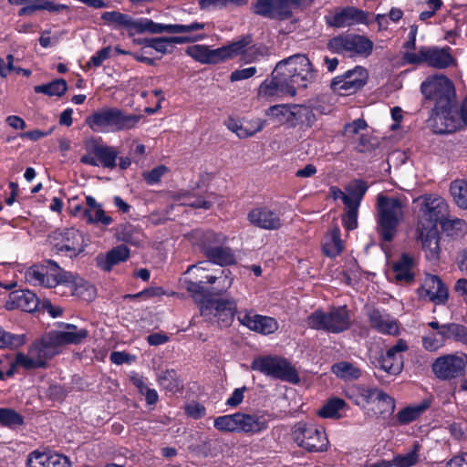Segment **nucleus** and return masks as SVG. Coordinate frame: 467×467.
I'll return each instance as SVG.
<instances>
[{
	"mask_svg": "<svg viewBox=\"0 0 467 467\" xmlns=\"http://www.w3.org/2000/svg\"><path fill=\"white\" fill-rule=\"evenodd\" d=\"M408 349L407 342L404 339H399L398 342L389 348L385 354L376 357L372 360L375 368L389 374L398 375L403 368L402 352Z\"/></svg>",
	"mask_w": 467,
	"mask_h": 467,
	"instance_id": "obj_19",
	"label": "nucleus"
},
{
	"mask_svg": "<svg viewBox=\"0 0 467 467\" xmlns=\"http://www.w3.org/2000/svg\"><path fill=\"white\" fill-rule=\"evenodd\" d=\"M279 95L296 96L295 89L283 79L275 67L271 80H265L259 87L258 97L272 98Z\"/></svg>",
	"mask_w": 467,
	"mask_h": 467,
	"instance_id": "obj_27",
	"label": "nucleus"
},
{
	"mask_svg": "<svg viewBox=\"0 0 467 467\" xmlns=\"http://www.w3.org/2000/svg\"><path fill=\"white\" fill-rule=\"evenodd\" d=\"M214 428L223 432H238L237 412L214 419Z\"/></svg>",
	"mask_w": 467,
	"mask_h": 467,
	"instance_id": "obj_49",
	"label": "nucleus"
},
{
	"mask_svg": "<svg viewBox=\"0 0 467 467\" xmlns=\"http://www.w3.org/2000/svg\"><path fill=\"white\" fill-rule=\"evenodd\" d=\"M53 251L63 253L69 257H75L84 251V239L79 231L74 228H66L55 231L49 235Z\"/></svg>",
	"mask_w": 467,
	"mask_h": 467,
	"instance_id": "obj_16",
	"label": "nucleus"
},
{
	"mask_svg": "<svg viewBox=\"0 0 467 467\" xmlns=\"http://www.w3.org/2000/svg\"><path fill=\"white\" fill-rule=\"evenodd\" d=\"M275 67L276 72L295 89L296 93L298 88H306L317 78V71L306 55L291 56L279 61Z\"/></svg>",
	"mask_w": 467,
	"mask_h": 467,
	"instance_id": "obj_4",
	"label": "nucleus"
},
{
	"mask_svg": "<svg viewBox=\"0 0 467 467\" xmlns=\"http://www.w3.org/2000/svg\"><path fill=\"white\" fill-rule=\"evenodd\" d=\"M359 206L348 204L342 216V223L347 230H354L358 227V214Z\"/></svg>",
	"mask_w": 467,
	"mask_h": 467,
	"instance_id": "obj_55",
	"label": "nucleus"
},
{
	"mask_svg": "<svg viewBox=\"0 0 467 467\" xmlns=\"http://www.w3.org/2000/svg\"><path fill=\"white\" fill-rule=\"evenodd\" d=\"M368 77V71L358 66L334 78L330 87L334 92L341 96H348L359 90L366 84Z\"/></svg>",
	"mask_w": 467,
	"mask_h": 467,
	"instance_id": "obj_17",
	"label": "nucleus"
},
{
	"mask_svg": "<svg viewBox=\"0 0 467 467\" xmlns=\"http://www.w3.org/2000/svg\"><path fill=\"white\" fill-rule=\"evenodd\" d=\"M420 90L426 99L435 102V112L431 119L433 132H452L453 127L446 123L455 97L452 82L445 76H434L421 83Z\"/></svg>",
	"mask_w": 467,
	"mask_h": 467,
	"instance_id": "obj_2",
	"label": "nucleus"
},
{
	"mask_svg": "<svg viewBox=\"0 0 467 467\" xmlns=\"http://www.w3.org/2000/svg\"><path fill=\"white\" fill-rule=\"evenodd\" d=\"M265 126V121H257L256 125L247 123L246 125L240 124L239 129L236 130V135L241 138H248L254 135L256 132L261 131Z\"/></svg>",
	"mask_w": 467,
	"mask_h": 467,
	"instance_id": "obj_57",
	"label": "nucleus"
},
{
	"mask_svg": "<svg viewBox=\"0 0 467 467\" xmlns=\"http://www.w3.org/2000/svg\"><path fill=\"white\" fill-rule=\"evenodd\" d=\"M296 444L307 451H324L327 449L328 441L322 428L312 423L297 422L292 431Z\"/></svg>",
	"mask_w": 467,
	"mask_h": 467,
	"instance_id": "obj_13",
	"label": "nucleus"
},
{
	"mask_svg": "<svg viewBox=\"0 0 467 467\" xmlns=\"http://www.w3.org/2000/svg\"><path fill=\"white\" fill-rule=\"evenodd\" d=\"M316 120V115L311 108L305 105L292 104L289 127L295 128L297 125H301L310 128L315 124Z\"/></svg>",
	"mask_w": 467,
	"mask_h": 467,
	"instance_id": "obj_34",
	"label": "nucleus"
},
{
	"mask_svg": "<svg viewBox=\"0 0 467 467\" xmlns=\"http://www.w3.org/2000/svg\"><path fill=\"white\" fill-rule=\"evenodd\" d=\"M27 467H71L67 457L50 451L35 450L26 459Z\"/></svg>",
	"mask_w": 467,
	"mask_h": 467,
	"instance_id": "obj_25",
	"label": "nucleus"
},
{
	"mask_svg": "<svg viewBox=\"0 0 467 467\" xmlns=\"http://www.w3.org/2000/svg\"><path fill=\"white\" fill-rule=\"evenodd\" d=\"M331 370L337 378L344 380L358 379L361 376L360 368L348 361H340L334 364Z\"/></svg>",
	"mask_w": 467,
	"mask_h": 467,
	"instance_id": "obj_42",
	"label": "nucleus"
},
{
	"mask_svg": "<svg viewBox=\"0 0 467 467\" xmlns=\"http://www.w3.org/2000/svg\"><path fill=\"white\" fill-rule=\"evenodd\" d=\"M413 266V258L408 254H402L400 258L392 266L396 281L405 284L412 283L414 281Z\"/></svg>",
	"mask_w": 467,
	"mask_h": 467,
	"instance_id": "obj_35",
	"label": "nucleus"
},
{
	"mask_svg": "<svg viewBox=\"0 0 467 467\" xmlns=\"http://www.w3.org/2000/svg\"><path fill=\"white\" fill-rule=\"evenodd\" d=\"M450 192L457 205L467 209V182L454 181L451 184Z\"/></svg>",
	"mask_w": 467,
	"mask_h": 467,
	"instance_id": "obj_48",
	"label": "nucleus"
},
{
	"mask_svg": "<svg viewBox=\"0 0 467 467\" xmlns=\"http://www.w3.org/2000/svg\"><path fill=\"white\" fill-rule=\"evenodd\" d=\"M229 270L222 271L220 276L206 275V281L183 280L184 288L192 295V298L202 306V302L212 300L209 296L222 295L232 285V279L228 278Z\"/></svg>",
	"mask_w": 467,
	"mask_h": 467,
	"instance_id": "obj_10",
	"label": "nucleus"
},
{
	"mask_svg": "<svg viewBox=\"0 0 467 467\" xmlns=\"http://www.w3.org/2000/svg\"><path fill=\"white\" fill-rule=\"evenodd\" d=\"M349 35H339L332 37L327 44L329 51L337 54H349Z\"/></svg>",
	"mask_w": 467,
	"mask_h": 467,
	"instance_id": "obj_53",
	"label": "nucleus"
},
{
	"mask_svg": "<svg viewBox=\"0 0 467 467\" xmlns=\"http://www.w3.org/2000/svg\"><path fill=\"white\" fill-rule=\"evenodd\" d=\"M238 432L258 433L267 429L264 416L237 412Z\"/></svg>",
	"mask_w": 467,
	"mask_h": 467,
	"instance_id": "obj_33",
	"label": "nucleus"
},
{
	"mask_svg": "<svg viewBox=\"0 0 467 467\" xmlns=\"http://www.w3.org/2000/svg\"><path fill=\"white\" fill-rule=\"evenodd\" d=\"M25 344L24 335H16L5 331L0 327V348H18Z\"/></svg>",
	"mask_w": 467,
	"mask_h": 467,
	"instance_id": "obj_54",
	"label": "nucleus"
},
{
	"mask_svg": "<svg viewBox=\"0 0 467 467\" xmlns=\"http://www.w3.org/2000/svg\"><path fill=\"white\" fill-rule=\"evenodd\" d=\"M294 0H256L253 12L258 16L275 20H287L292 17Z\"/></svg>",
	"mask_w": 467,
	"mask_h": 467,
	"instance_id": "obj_20",
	"label": "nucleus"
},
{
	"mask_svg": "<svg viewBox=\"0 0 467 467\" xmlns=\"http://www.w3.org/2000/svg\"><path fill=\"white\" fill-rule=\"evenodd\" d=\"M368 321L370 327L380 333L389 335L399 333L397 321L389 314L380 312L379 309L374 308L368 312Z\"/></svg>",
	"mask_w": 467,
	"mask_h": 467,
	"instance_id": "obj_32",
	"label": "nucleus"
},
{
	"mask_svg": "<svg viewBox=\"0 0 467 467\" xmlns=\"http://www.w3.org/2000/svg\"><path fill=\"white\" fill-rule=\"evenodd\" d=\"M343 251V243L340 239V230L334 227L330 230L329 241L323 244V252L329 257H336Z\"/></svg>",
	"mask_w": 467,
	"mask_h": 467,
	"instance_id": "obj_45",
	"label": "nucleus"
},
{
	"mask_svg": "<svg viewBox=\"0 0 467 467\" xmlns=\"http://www.w3.org/2000/svg\"><path fill=\"white\" fill-rule=\"evenodd\" d=\"M345 406L346 402L342 399H331L318 410V415L322 418L338 419L340 418L339 411Z\"/></svg>",
	"mask_w": 467,
	"mask_h": 467,
	"instance_id": "obj_47",
	"label": "nucleus"
},
{
	"mask_svg": "<svg viewBox=\"0 0 467 467\" xmlns=\"http://www.w3.org/2000/svg\"><path fill=\"white\" fill-rule=\"evenodd\" d=\"M219 50L221 61L242 56L243 60L245 62H252L258 55H262V53L259 52V48L253 45V36L250 34L242 36L240 39L227 46L220 47Z\"/></svg>",
	"mask_w": 467,
	"mask_h": 467,
	"instance_id": "obj_21",
	"label": "nucleus"
},
{
	"mask_svg": "<svg viewBox=\"0 0 467 467\" xmlns=\"http://www.w3.org/2000/svg\"><path fill=\"white\" fill-rule=\"evenodd\" d=\"M205 26L206 24L199 22H193L189 25H164L155 23L149 18L133 19L130 16L127 15L122 27L127 30L129 36H133L135 34L144 33H190L202 30L205 27Z\"/></svg>",
	"mask_w": 467,
	"mask_h": 467,
	"instance_id": "obj_8",
	"label": "nucleus"
},
{
	"mask_svg": "<svg viewBox=\"0 0 467 467\" xmlns=\"http://www.w3.org/2000/svg\"><path fill=\"white\" fill-rule=\"evenodd\" d=\"M67 331H54L50 332L51 343L55 345L63 346L68 344H79L88 336V331L86 328L78 329L77 326L67 324Z\"/></svg>",
	"mask_w": 467,
	"mask_h": 467,
	"instance_id": "obj_30",
	"label": "nucleus"
},
{
	"mask_svg": "<svg viewBox=\"0 0 467 467\" xmlns=\"http://www.w3.org/2000/svg\"><path fill=\"white\" fill-rule=\"evenodd\" d=\"M110 50V47H106L99 50L94 56L91 57L89 61L86 64V67L89 68L92 66H101L102 63L109 57Z\"/></svg>",
	"mask_w": 467,
	"mask_h": 467,
	"instance_id": "obj_60",
	"label": "nucleus"
},
{
	"mask_svg": "<svg viewBox=\"0 0 467 467\" xmlns=\"http://www.w3.org/2000/svg\"><path fill=\"white\" fill-rule=\"evenodd\" d=\"M420 297L428 298L436 304H444L449 296L448 288L441 278L434 275H427L423 285L418 289Z\"/></svg>",
	"mask_w": 467,
	"mask_h": 467,
	"instance_id": "obj_24",
	"label": "nucleus"
},
{
	"mask_svg": "<svg viewBox=\"0 0 467 467\" xmlns=\"http://www.w3.org/2000/svg\"><path fill=\"white\" fill-rule=\"evenodd\" d=\"M140 119V115L126 114L118 108H105L88 116L86 122L95 132H109L130 130Z\"/></svg>",
	"mask_w": 467,
	"mask_h": 467,
	"instance_id": "obj_5",
	"label": "nucleus"
},
{
	"mask_svg": "<svg viewBox=\"0 0 467 467\" xmlns=\"http://www.w3.org/2000/svg\"><path fill=\"white\" fill-rule=\"evenodd\" d=\"M185 53L202 64H217L221 61L220 50L210 49L203 45H193L186 48Z\"/></svg>",
	"mask_w": 467,
	"mask_h": 467,
	"instance_id": "obj_36",
	"label": "nucleus"
},
{
	"mask_svg": "<svg viewBox=\"0 0 467 467\" xmlns=\"http://www.w3.org/2000/svg\"><path fill=\"white\" fill-rule=\"evenodd\" d=\"M416 202L420 203L418 239L421 242L427 257L436 260L440 251L437 223L447 215V202L443 198L432 195L420 196Z\"/></svg>",
	"mask_w": 467,
	"mask_h": 467,
	"instance_id": "obj_1",
	"label": "nucleus"
},
{
	"mask_svg": "<svg viewBox=\"0 0 467 467\" xmlns=\"http://www.w3.org/2000/svg\"><path fill=\"white\" fill-rule=\"evenodd\" d=\"M368 14L353 6L337 10L333 15L326 16V23L332 27L341 28L358 24H367Z\"/></svg>",
	"mask_w": 467,
	"mask_h": 467,
	"instance_id": "obj_22",
	"label": "nucleus"
},
{
	"mask_svg": "<svg viewBox=\"0 0 467 467\" xmlns=\"http://www.w3.org/2000/svg\"><path fill=\"white\" fill-rule=\"evenodd\" d=\"M292 104L271 106L266 110V115L275 119L280 123H289Z\"/></svg>",
	"mask_w": 467,
	"mask_h": 467,
	"instance_id": "obj_52",
	"label": "nucleus"
},
{
	"mask_svg": "<svg viewBox=\"0 0 467 467\" xmlns=\"http://www.w3.org/2000/svg\"><path fill=\"white\" fill-rule=\"evenodd\" d=\"M237 306L235 301L231 299H212L202 302L200 306L201 316L207 321H214L220 327H229L234 317Z\"/></svg>",
	"mask_w": 467,
	"mask_h": 467,
	"instance_id": "obj_15",
	"label": "nucleus"
},
{
	"mask_svg": "<svg viewBox=\"0 0 467 467\" xmlns=\"http://www.w3.org/2000/svg\"><path fill=\"white\" fill-rule=\"evenodd\" d=\"M92 153L98 158L99 164L104 168L113 169L116 167V160L119 152L115 148L108 145L94 143Z\"/></svg>",
	"mask_w": 467,
	"mask_h": 467,
	"instance_id": "obj_37",
	"label": "nucleus"
},
{
	"mask_svg": "<svg viewBox=\"0 0 467 467\" xmlns=\"http://www.w3.org/2000/svg\"><path fill=\"white\" fill-rule=\"evenodd\" d=\"M444 228L454 231L451 234L462 235L467 231V223L464 220L455 218L445 223Z\"/></svg>",
	"mask_w": 467,
	"mask_h": 467,
	"instance_id": "obj_61",
	"label": "nucleus"
},
{
	"mask_svg": "<svg viewBox=\"0 0 467 467\" xmlns=\"http://www.w3.org/2000/svg\"><path fill=\"white\" fill-rule=\"evenodd\" d=\"M256 71H257V69L255 67H246V68H243V69H237L234 72H232V74L230 76V80L232 82H234V81H240V80L250 78L256 73Z\"/></svg>",
	"mask_w": 467,
	"mask_h": 467,
	"instance_id": "obj_62",
	"label": "nucleus"
},
{
	"mask_svg": "<svg viewBox=\"0 0 467 467\" xmlns=\"http://www.w3.org/2000/svg\"><path fill=\"white\" fill-rule=\"evenodd\" d=\"M431 400L430 399L423 400L416 406H409L399 411L397 420L400 424H408L417 420L427 409L431 407Z\"/></svg>",
	"mask_w": 467,
	"mask_h": 467,
	"instance_id": "obj_38",
	"label": "nucleus"
},
{
	"mask_svg": "<svg viewBox=\"0 0 467 467\" xmlns=\"http://www.w3.org/2000/svg\"><path fill=\"white\" fill-rule=\"evenodd\" d=\"M185 412L193 419H201L205 415V408L200 403H191L185 406Z\"/></svg>",
	"mask_w": 467,
	"mask_h": 467,
	"instance_id": "obj_63",
	"label": "nucleus"
},
{
	"mask_svg": "<svg viewBox=\"0 0 467 467\" xmlns=\"http://www.w3.org/2000/svg\"><path fill=\"white\" fill-rule=\"evenodd\" d=\"M50 333L45 338L40 341L34 342L29 350L28 354L18 353L16 357V365L21 366L26 369L42 368L46 365L47 359L53 358L56 353V348L57 347L55 343H51Z\"/></svg>",
	"mask_w": 467,
	"mask_h": 467,
	"instance_id": "obj_14",
	"label": "nucleus"
},
{
	"mask_svg": "<svg viewBox=\"0 0 467 467\" xmlns=\"http://www.w3.org/2000/svg\"><path fill=\"white\" fill-rule=\"evenodd\" d=\"M130 254V249L125 244H119L105 254H99L96 257V263L101 270L109 272L114 265L127 261Z\"/></svg>",
	"mask_w": 467,
	"mask_h": 467,
	"instance_id": "obj_31",
	"label": "nucleus"
},
{
	"mask_svg": "<svg viewBox=\"0 0 467 467\" xmlns=\"http://www.w3.org/2000/svg\"><path fill=\"white\" fill-rule=\"evenodd\" d=\"M404 60L409 64H426L431 67L444 69L456 65L450 47H421L417 53L406 52Z\"/></svg>",
	"mask_w": 467,
	"mask_h": 467,
	"instance_id": "obj_11",
	"label": "nucleus"
},
{
	"mask_svg": "<svg viewBox=\"0 0 467 467\" xmlns=\"http://www.w3.org/2000/svg\"><path fill=\"white\" fill-rule=\"evenodd\" d=\"M24 424V417L13 409L0 408V425L15 429Z\"/></svg>",
	"mask_w": 467,
	"mask_h": 467,
	"instance_id": "obj_46",
	"label": "nucleus"
},
{
	"mask_svg": "<svg viewBox=\"0 0 467 467\" xmlns=\"http://www.w3.org/2000/svg\"><path fill=\"white\" fill-rule=\"evenodd\" d=\"M247 220L252 225L265 230H278L283 225L280 216L266 206L253 208Z\"/></svg>",
	"mask_w": 467,
	"mask_h": 467,
	"instance_id": "obj_23",
	"label": "nucleus"
},
{
	"mask_svg": "<svg viewBox=\"0 0 467 467\" xmlns=\"http://www.w3.org/2000/svg\"><path fill=\"white\" fill-rule=\"evenodd\" d=\"M349 54L368 57L372 53L373 42L364 36L349 34Z\"/></svg>",
	"mask_w": 467,
	"mask_h": 467,
	"instance_id": "obj_40",
	"label": "nucleus"
},
{
	"mask_svg": "<svg viewBox=\"0 0 467 467\" xmlns=\"http://www.w3.org/2000/svg\"><path fill=\"white\" fill-rule=\"evenodd\" d=\"M447 467H467V452H460L447 462Z\"/></svg>",
	"mask_w": 467,
	"mask_h": 467,
	"instance_id": "obj_64",
	"label": "nucleus"
},
{
	"mask_svg": "<svg viewBox=\"0 0 467 467\" xmlns=\"http://www.w3.org/2000/svg\"><path fill=\"white\" fill-rule=\"evenodd\" d=\"M407 206L405 197L377 195L375 208L376 230L384 242H391L398 234V229L404 220V209Z\"/></svg>",
	"mask_w": 467,
	"mask_h": 467,
	"instance_id": "obj_3",
	"label": "nucleus"
},
{
	"mask_svg": "<svg viewBox=\"0 0 467 467\" xmlns=\"http://www.w3.org/2000/svg\"><path fill=\"white\" fill-rule=\"evenodd\" d=\"M67 89V84L65 79H55L47 84L38 85L34 88L36 93H43L47 96L61 97Z\"/></svg>",
	"mask_w": 467,
	"mask_h": 467,
	"instance_id": "obj_44",
	"label": "nucleus"
},
{
	"mask_svg": "<svg viewBox=\"0 0 467 467\" xmlns=\"http://www.w3.org/2000/svg\"><path fill=\"white\" fill-rule=\"evenodd\" d=\"M466 365L467 355L449 354L435 359L432 371L438 379L447 380L463 375Z\"/></svg>",
	"mask_w": 467,
	"mask_h": 467,
	"instance_id": "obj_18",
	"label": "nucleus"
},
{
	"mask_svg": "<svg viewBox=\"0 0 467 467\" xmlns=\"http://www.w3.org/2000/svg\"><path fill=\"white\" fill-rule=\"evenodd\" d=\"M360 395L367 400V402H376L378 400H385L389 402V405H392L390 396L377 388L362 389Z\"/></svg>",
	"mask_w": 467,
	"mask_h": 467,
	"instance_id": "obj_56",
	"label": "nucleus"
},
{
	"mask_svg": "<svg viewBox=\"0 0 467 467\" xmlns=\"http://www.w3.org/2000/svg\"><path fill=\"white\" fill-rule=\"evenodd\" d=\"M39 299L36 295L30 290H15L8 295L5 302L7 310L21 309L25 312H34L37 309Z\"/></svg>",
	"mask_w": 467,
	"mask_h": 467,
	"instance_id": "obj_26",
	"label": "nucleus"
},
{
	"mask_svg": "<svg viewBox=\"0 0 467 467\" xmlns=\"http://www.w3.org/2000/svg\"><path fill=\"white\" fill-rule=\"evenodd\" d=\"M438 335L441 339H453L467 344V327L455 323L445 324L441 327Z\"/></svg>",
	"mask_w": 467,
	"mask_h": 467,
	"instance_id": "obj_41",
	"label": "nucleus"
},
{
	"mask_svg": "<svg viewBox=\"0 0 467 467\" xmlns=\"http://www.w3.org/2000/svg\"><path fill=\"white\" fill-rule=\"evenodd\" d=\"M368 185L363 180H354L346 186V192L348 193L350 202L349 204L360 206V202L368 191Z\"/></svg>",
	"mask_w": 467,
	"mask_h": 467,
	"instance_id": "obj_43",
	"label": "nucleus"
},
{
	"mask_svg": "<svg viewBox=\"0 0 467 467\" xmlns=\"http://www.w3.org/2000/svg\"><path fill=\"white\" fill-rule=\"evenodd\" d=\"M251 368L275 379L296 384L300 378L296 368L281 356H260L251 363Z\"/></svg>",
	"mask_w": 467,
	"mask_h": 467,
	"instance_id": "obj_7",
	"label": "nucleus"
},
{
	"mask_svg": "<svg viewBox=\"0 0 467 467\" xmlns=\"http://www.w3.org/2000/svg\"><path fill=\"white\" fill-rule=\"evenodd\" d=\"M86 207L83 211L82 219L88 224L107 227L113 223L111 216L106 214L102 205L92 196H86Z\"/></svg>",
	"mask_w": 467,
	"mask_h": 467,
	"instance_id": "obj_29",
	"label": "nucleus"
},
{
	"mask_svg": "<svg viewBox=\"0 0 467 467\" xmlns=\"http://www.w3.org/2000/svg\"><path fill=\"white\" fill-rule=\"evenodd\" d=\"M420 448L419 442H415L411 451L395 457L391 463L395 464V467H411L415 465L419 461L418 451Z\"/></svg>",
	"mask_w": 467,
	"mask_h": 467,
	"instance_id": "obj_51",
	"label": "nucleus"
},
{
	"mask_svg": "<svg viewBox=\"0 0 467 467\" xmlns=\"http://www.w3.org/2000/svg\"><path fill=\"white\" fill-rule=\"evenodd\" d=\"M158 381L163 389L171 392H176L181 388L180 381L177 379V373L173 369L162 371L158 376Z\"/></svg>",
	"mask_w": 467,
	"mask_h": 467,
	"instance_id": "obj_50",
	"label": "nucleus"
},
{
	"mask_svg": "<svg viewBox=\"0 0 467 467\" xmlns=\"http://www.w3.org/2000/svg\"><path fill=\"white\" fill-rule=\"evenodd\" d=\"M239 322L247 327L250 330L261 334H272L278 328L276 320L273 317L255 315L251 312H245L238 317Z\"/></svg>",
	"mask_w": 467,
	"mask_h": 467,
	"instance_id": "obj_28",
	"label": "nucleus"
},
{
	"mask_svg": "<svg viewBox=\"0 0 467 467\" xmlns=\"http://www.w3.org/2000/svg\"><path fill=\"white\" fill-rule=\"evenodd\" d=\"M168 171L164 165H159L148 172L143 173V178L148 184H155L161 181V178Z\"/></svg>",
	"mask_w": 467,
	"mask_h": 467,
	"instance_id": "obj_58",
	"label": "nucleus"
},
{
	"mask_svg": "<svg viewBox=\"0 0 467 467\" xmlns=\"http://www.w3.org/2000/svg\"><path fill=\"white\" fill-rule=\"evenodd\" d=\"M227 237L221 233L212 231L204 233L200 239V247L208 260L219 265H230L234 263V254L224 246Z\"/></svg>",
	"mask_w": 467,
	"mask_h": 467,
	"instance_id": "obj_12",
	"label": "nucleus"
},
{
	"mask_svg": "<svg viewBox=\"0 0 467 467\" xmlns=\"http://www.w3.org/2000/svg\"><path fill=\"white\" fill-rule=\"evenodd\" d=\"M64 285L70 290L72 295L87 300L90 299L94 295V287L92 285L81 278L73 276L71 273L69 281L65 282Z\"/></svg>",
	"mask_w": 467,
	"mask_h": 467,
	"instance_id": "obj_39",
	"label": "nucleus"
},
{
	"mask_svg": "<svg viewBox=\"0 0 467 467\" xmlns=\"http://www.w3.org/2000/svg\"><path fill=\"white\" fill-rule=\"evenodd\" d=\"M25 278L33 285L51 288L69 281L70 273L64 271L55 261L46 260L30 266L26 271Z\"/></svg>",
	"mask_w": 467,
	"mask_h": 467,
	"instance_id": "obj_9",
	"label": "nucleus"
},
{
	"mask_svg": "<svg viewBox=\"0 0 467 467\" xmlns=\"http://www.w3.org/2000/svg\"><path fill=\"white\" fill-rule=\"evenodd\" d=\"M126 16V14L118 11L104 12L101 15V19L107 24L122 27Z\"/></svg>",
	"mask_w": 467,
	"mask_h": 467,
	"instance_id": "obj_59",
	"label": "nucleus"
},
{
	"mask_svg": "<svg viewBox=\"0 0 467 467\" xmlns=\"http://www.w3.org/2000/svg\"><path fill=\"white\" fill-rule=\"evenodd\" d=\"M310 328L338 334L351 326V317L347 306L332 307L328 312L321 309L314 311L306 318Z\"/></svg>",
	"mask_w": 467,
	"mask_h": 467,
	"instance_id": "obj_6",
	"label": "nucleus"
}]
</instances>
